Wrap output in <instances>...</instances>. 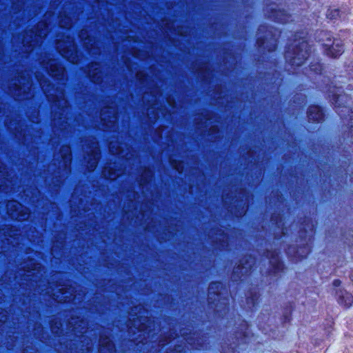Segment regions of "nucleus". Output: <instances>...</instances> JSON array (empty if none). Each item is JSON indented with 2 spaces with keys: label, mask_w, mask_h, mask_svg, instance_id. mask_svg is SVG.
<instances>
[{
  "label": "nucleus",
  "mask_w": 353,
  "mask_h": 353,
  "mask_svg": "<svg viewBox=\"0 0 353 353\" xmlns=\"http://www.w3.org/2000/svg\"><path fill=\"white\" fill-rule=\"evenodd\" d=\"M41 65L48 74L57 81L56 84L51 83L40 72H35V77L50 103L53 114L54 132L57 133L59 136H65V132H70L72 129V126L68 122L71 108L65 94L67 81L65 68L57 60L48 57L43 59Z\"/></svg>",
  "instance_id": "nucleus-1"
},
{
  "label": "nucleus",
  "mask_w": 353,
  "mask_h": 353,
  "mask_svg": "<svg viewBox=\"0 0 353 353\" xmlns=\"http://www.w3.org/2000/svg\"><path fill=\"white\" fill-rule=\"evenodd\" d=\"M299 223L300 228L296 240L299 245H289L285 249L288 259L294 262L306 259L312 252V245L314 240L316 228V223L309 216H305L300 218Z\"/></svg>",
  "instance_id": "nucleus-2"
},
{
  "label": "nucleus",
  "mask_w": 353,
  "mask_h": 353,
  "mask_svg": "<svg viewBox=\"0 0 353 353\" xmlns=\"http://www.w3.org/2000/svg\"><path fill=\"white\" fill-rule=\"evenodd\" d=\"M207 303L214 318L225 319L230 312L229 290L221 281H212L208 287Z\"/></svg>",
  "instance_id": "nucleus-3"
},
{
  "label": "nucleus",
  "mask_w": 353,
  "mask_h": 353,
  "mask_svg": "<svg viewBox=\"0 0 353 353\" xmlns=\"http://www.w3.org/2000/svg\"><path fill=\"white\" fill-rule=\"evenodd\" d=\"M254 338V334L250 330L249 323L244 319H239L237 326L230 336V343L227 348L223 347L222 353H239L240 351H244Z\"/></svg>",
  "instance_id": "nucleus-4"
},
{
  "label": "nucleus",
  "mask_w": 353,
  "mask_h": 353,
  "mask_svg": "<svg viewBox=\"0 0 353 353\" xmlns=\"http://www.w3.org/2000/svg\"><path fill=\"white\" fill-rule=\"evenodd\" d=\"M330 101L334 105L336 112L342 120L347 119L348 131L344 132V139H349L353 143V109L350 107L351 97L341 89L329 94Z\"/></svg>",
  "instance_id": "nucleus-5"
},
{
  "label": "nucleus",
  "mask_w": 353,
  "mask_h": 353,
  "mask_svg": "<svg viewBox=\"0 0 353 353\" xmlns=\"http://www.w3.org/2000/svg\"><path fill=\"white\" fill-rule=\"evenodd\" d=\"M281 32L276 28L265 23L260 24L256 30V46L263 53L275 52L279 47Z\"/></svg>",
  "instance_id": "nucleus-6"
},
{
  "label": "nucleus",
  "mask_w": 353,
  "mask_h": 353,
  "mask_svg": "<svg viewBox=\"0 0 353 353\" xmlns=\"http://www.w3.org/2000/svg\"><path fill=\"white\" fill-rule=\"evenodd\" d=\"M311 54V46L306 40L285 46L283 57L286 64L296 70L305 64Z\"/></svg>",
  "instance_id": "nucleus-7"
},
{
  "label": "nucleus",
  "mask_w": 353,
  "mask_h": 353,
  "mask_svg": "<svg viewBox=\"0 0 353 353\" xmlns=\"http://www.w3.org/2000/svg\"><path fill=\"white\" fill-rule=\"evenodd\" d=\"M8 85V92L16 101L29 100L34 96L32 93V76L29 70H25L17 73Z\"/></svg>",
  "instance_id": "nucleus-8"
},
{
  "label": "nucleus",
  "mask_w": 353,
  "mask_h": 353,
  "mask_svg": "<svg viewBox=\"0 0 353 353\" xmlns=\"http://www.w3.org/2000/svg\"><path fill=\"white\" fill-rule=\"evenodd\" d=\"M53 166L57 167L53 170V179H55L57 184L60 186L62 181L67 178L71 174L72 151L70 145H62L58 154H54L53 159Z\"/></svg>",
  "instance_id": "nucleus-9"
},
{
  "label": "nucleus",
  "mask_w": 353,
  "mask_h": 353,
  "mask_svg": "<svg viewBox=\"0 0 353 353\" xmlns=\"http://www.w3.org/2000/svg\"><path fill=\"white\" fill-rule=\"evenodd\" d=\"M48 33V25L44 21L39 22L30 30H26L23 35V52L29 54L37 47L41 46Z\"/></svg>",
  "instance_id": "nucleus-10"
},
{
  "label": "nucleus",
  "mask_w": 353,
  "mask_h": 353,
  "mask_svg": "<svg viewBox=\"0 0 353 353\" xmlns=\"http://www.w3.org/2000/svg\"><path fill=\"white\" fill-rule=\"evenodd\" d=\"M255 268V259L251 254H245L234 266L231 273V280L234 283H240L248 281Z\"/></svg>",
  "instance_id": "nucleus-11"
},
{
  "label": "nucleus",
  "mask_w": 353,
  "mask_h": 353,
  "mask_svg": "<svg viewBox=\"0 0 353 353\" xmlns=\"http://www.w3.org/2000/svg\"><path fill=\"white\" fill-rule=\"evenodd\" d=\"M238 193L243 195L245 198V200L236 196H228V194H227L226 197L231 200H234V203L224 202V206L225 207L228 213L232 217L236 219H241L246 215L249 210L250 205L248 201L251 196V194L243 188H240L238 190Z\"/></svg>",
  "instance_id": "nucleus-12"
},
{
  "label": "nucleus",
  "mask_w": 353,
  "mask_h": 353,
  "mask_svg": "<svg viewBox=\"0 0 353 353\" xmlns=\"http://www.w3.org/2000/svg\"><path fill=\"white\" fill-rule=\"evenodd\" d=\"M56 41V49L59 53L70 63L77 64L79 58L73 37L67 35L63 39H57Z\"/></svg>",
  "instance_id": "nucleus-13"
},
{
  "label": "nucleus",
  "mask_w": 353,
  "mask_h": 353,
  "mask_svg": "<svg viewBox=\"0 0 353 353\" xmlns=\"http://www.w3.org/2000/svg\"><path fill=\"white\" fill-rule=\"evenodd\" d=\"M82 142L85 152L84 159L87 161L88 170L93 172L97 168L101 157L99 142L94 137H88Z\"/></svg>",
  "instance_id": "nucleus-14"
},
{
  "label": "nucleus",
  "mask_w": 353,
  "mask_h": 353,
  "mask_svg": "<svg viewBox=\"0 0 353 353\" xmlns=\"http://www.w3.org/2000/svg\"><path fill=\"white\" fill-rule=\"evenodd\" d=\"M181 336L195 350H206L210 345L208 333H205L201 330L183 331Z\"/></svg>",
  "instance_id": "nucleus-15"
},
{
  "label": "nucleus",
  "mask_w": 353,
  "mask_h": 353,
  "mask_svg": "<svg viewBox=\"0 0 353 353\" xmlns=\"http://www.w3.org/2000/svg\"><path fill=\"white\" fill-rule=\"evenodd\" d=\"M279 254L276 250L265 249L263 250L262 256L268 259L269 263V268L266 271L267 276H277L284 272L285 266Z\"/></svg>",
  "instance_id": "nucleus-16"
},
{
  "label": "nucleus",
  "mask_w": 353,
  "mask_h": 353,
  "mask_svg": "<svg viewBox=\"0 0 353 353\" xmlns=\"http://www.w3.org/2000/svg\"><path fill=\"white\" fill-rule=\"evenodd\" d=\"M101 125L104 131H115L118 128L117 110L113 107H104L100 112Z\"/></svg>",
  "instance_id": "nucleus-17"
},
{
  "label": "nucleus",
  "mask_w": 353,
  "mask_h": 353,
  "mask_svg": "<svg viewBox=\"0 0 353 353\" xmlns=\"http://www.w3.org/2000/svg\"><path fill=\"white\" fill-rule=\"evenodd\" d=\"M192 66V72L201 83L209 85L212 82L214 70L208 62H193Z\"/></svg>",
  "instance_id": "nucleus-18"
},
{
  "label": "nucleus",
  "mask_w": 353,
  "mask_h": 353,
  "mask_svg": "<svg viewBox=\"0 0 353 353\" xmlns=\"http://www.w3.org/2000/svg\"><path fill=\"white\" fill-rule=\"evenodd\" d=\"M6 208L8 214L13 220L23 221L30 217L29 209L15 200L9 201Z\"/></svg>",
  "instance_id": "nucleus-19"
},
{
  "label": "nucleus",
  "mask_w": 353,
  "mask_h": 353,
  "mask_svg": "<svg viewBox=\"0 0 353 353\" xmlns=\"http://www.w3.org/2000/svg\"><path fill=\"white\" fill-rule=\"evenodd\" d=\"M325 55L331 58H338L344 52V44L341 39L327 37L322 44Z\"/></svg>",
  "instance_id": "nucleus-20"
},
{
  "label": "nucleus",
  "mask_w": 353,
  "mask_h": 353,
  "mask_svg": "<svg viewBox=\"0 0 353 353\" xmlns=\"http://www.w3.org/2000/svg\"><path fill=\"white\" fill-rule=\"evenodd\" d=\"M136 310L137 306L134 304V311ZM135 316H137V313L134 312V329H137V330L141 332L143 335H146L149 337L150 334L153 333L154 330V319L152 316H141L137 318L139 322L137 326Z\"/></svg>",
  "instance_id": "nucleus-21"
},
{
  "label": "nucleus",
  "mask_w": 353,
  "mask_h": 353,
  "mask_svg": "<svg viewBox=\"0 0 353 353\" xmlns=\"http://www.w3.org/2000/svg\"><path fill=\"white\" fill-rule=\"evenodd\" d=\"M154 179V170L150 166H145L141 169L139 186L143 194H152V185Z\"/></svg>",
  "instance_id": "nucleus-22"
},
{
  "label": "nucleus",
  "mask_w": 353,
  "mask_h": 353,
  "mask_svg": "<svg viewBox=\"0 0 353 353\" xmlns=\"http://www.w3.org/2000/svg\"><path fill=\"white\" fill-rule=\"evenodd\" d=\"M263 74L265 77L266 85L270 89L274 90L278 92L283 83V77L281 72L274 69L271 72H265Z\"/></svg>",
  "instance_id": "nucleus-23"
},
{
  "label": "nucleus",
  "mask_w": 353,
  "mask_h": 353,
  "mask_svg": "<svg viewBox=\"0 0 353 353\" xmlns=\"http://www.w3.org/2000/svg\"><path fill=\"white\" fill-rule=\"evenodd\" d=\"M270 222L277 229L280 230L279 232H276L274 234V239L276 241H279L283 236H287L288 228L285 224V219L283 215L280 212H273L271 214L270 217Z\"/></svg>",
  "instance_id": "nucleus-24"
},
{
  "label": "nucleus",
  "mask_w": 353,
  "mask_h": 353,
  "mask_svg": "<svg viewBox=\"0 0 353 353\" xmlns=\"http://www.w3.org/2000/svg\"><path fill=\"white\" fill-rule=\"evenodd\" d=\"M307 117L308 121L312 123H322L325 119V111L323 107L319 105H310L307 109Z\"/></svg>",
  "instance_id": "nucleus-25"
},
{
  "label": "nucleus",
  "mask_w": 353,
  "mask_h": 353,
  "mask_svg": "<svg viewBox=\"0 0 353 353\" xmlns=\"http://www.w3.org/2000/svg\"><path fill=\"white\" fill-rule=\"evenodd\" d=\"M267 17L279 23L285 24L292 17L291 14L284 9L270 8L267 10Z\"/></svg>",
  "instance_id": "nucleus-26"
},
{
  "label": "nucleus",
  "mask_w": 353,
  "mask_h": 353,
  "mask_svg": "<svg viewBox=\"0 0 353 353\" xmlns=\"http://www.w3.org/2000/svg\"><path fill=\"white\" fill-rule=\"evenodd\" d=\"M79 37L83 41L84 48L89 54L94 55L100 53V50L98 48H95V46L97 45V41L95 39L88 35V32L85 30H81Z\"/></svg>",
  "instance_id": "nucleus-27"
},
{
  "label": "nucleus",
  "mask_w": 353,
  "mask_h": 353,
  "mask_svg": "<svg viewBox=\"0 0 353 353\" xmlns=\"http://www.w3.org/2000/svg\"><path fill=\"white\" fill-rule=\"evenodd\" d=\"M198 117H195L194 119V125L196 130H199L201 127H205V122L203 121L204 119L205 121H210L219 118V115L214 112L209 110L204 109L201 112H199L196 114Z\"/></svg>",
  "instance_id": "nucleus-28"
},
{
  "label": "nucleus",
  "mask_w": 353,
  "mask_h": 353,
  "mask_svg": "<svg viewBox=\"0 0 353 353\" xmlns=\"http://www.w3.org/2000/svg\"><path fill=\"white\" fill-rule=\"evenodd\" d=\"M86 72L90 81L99 84L103 81V72L98 63H91L87 67Z\"/></svg>",
  "instance_id": "nucleus-29"
},
{
  "label": "nucleus",
  "mask_w": 353,
  "mask_h": 353,
  "mask_svg": "<svg viewBox=\"0 0 353 353\" xmlns=\"http://www.w3.org/2000/svg\"><path fill=\"white\" fill-rule=\"evenodd\" d=\"M148 112L146 118V124L149 129L154 130L153 125L159 119V110L157 108L154 107L152 104L148 102Z\"/></svg>",
  "instance_id": "nucleus-30"
},
{
  "label": "nucleus",
  "mask_w": 353,
  "mask_h": 353,
  "mask_svg": "<svg viewBox=\"0 0 353 353\" xmlns=\"http://www.w3.org/2000/svg\"><path fill=\"white\" fill-rule=\"evenodd\" d=\"M245 301L251 311L256 310L260 301L259 292L256 290L254 291L252 290H248Z\"/></svg>",
  "instance_id": "nucleus-31"
},
{
  "label": "nucleus",
  "mask_w": 353,
  "mask_h": 353,
  "mask_svg": "<svg viewBox=\"0 0 353 353\" xmlns=\"http://www.w3.org/2000/svg\"><path fill=\"white\" fill-rule=\"evenodd\" d=\"M99 353H115V347L109 337L100 336Z\"/></svg>",
  "instance_id": "nucleus-32"
},
{
  "label": "nucleus",
  "mask_w": 353,
  "mask_h": 353,
  "mask_svg": "<svg viewBox=\"0 0 353 353\" xmlns=\"http://www.w3.org/2000/svg\"><path fill=\"white\" fill-rule=\"evenodd\" d=\"M338 296V303L339 305L349 308L353 303V296L346 290H340L336 292Z\"/></svg>",
  "instance_id": "nucleus-33"
},
{
  "label": "nucleus",
  "mask_w": 353,
  "mask_h": 353,
  "mask_svg": "<svg viewBox=\"0 0 353 353\" xmlns=\"http://www.w3.org/2000/svg\"><path fill=\"white\" fill-rule=\"evenodd\" d=\"M123 170L117 169L115 170L114 168L111 166V165L105 166L102 170V175L107 179L109 180H115L119 176L123 174Z\"/></svg>",
  "instance_id": "nucleus-34"
},
{
  "label": "nucleus",
  "mask_w": 353,
  "mask_h": 353,
  "mask_svg": "<svg viewBox=\"0 0 353 353\" xmlns=\"http://www.w3.org/2000/svg\"><path fill=\"white\" fill-rule=\"evenodd\" d=\"M52 298L58 302H70L73 299L71 297V294L68 295V292L65 291L64 288L61 287L59 289V291L52 293Z\"/></svg>",
  "instance_id": "nucleus-35"
},
{
  "label": "nucleus",
  "mask_w": 353,
  "mask_h": 353,
  "mask_svg": "<svg viewBox=\"0 0 353 353\" xmlns=\"http://www.w3.org/2000/svg\"><path fill=\"white\" fill-rule=\"evenodd\" d=\"M59 26L69 30L72 26V19L66 15L65 13H60L59 15Z\"/></svg>",
  "instance_id": "nucleus-36"
},
{
  "label": "nucleus",
  "mask_w": 353,
  "mask_h": 353,
  "mask_svg": "<svg viewBox=\"0 0 353 353\" xmlns=\"http://www.w3.org/2000/svg\"><path fill=\"white\" fill-rule=\"evenodd\" d=\"M310 70L315 74H321L323 70V65L319 59H313L309 65Z\"/></svg>",
  "instance_id": "nucleus-37"
},
{
  "label": "nucleus",
  "mask_w": 353,
  "mask_h": 353,
  "mask_svg": "<svg viewBox=\"0 0 353 353\" xmlns=\"http://www.w3.org/2000/svg\"><path fill=\"white\" fill-rule=\"evenodd\" d=\"M110 152L113 155L123 157L121 144L117 142L110 141L108 145Z\"/></svg>",
  "instance_id": "nucleus-38"
},
{
  "label": "nucleus",
  "mask_w": 353,
  "mask_h": 353,
  "mask_svg": "<svg viewBox=\"0 0 353 353\" xmlns=\"http://www.w3.org/2000/svg\"><path fill=\"white\" fill-rule=\"evenodd\" d=\"M294 309V303H289V305L284 308L282 317V323H288L292 320V313Z\"/></svg>",
  "instance_id": "nucleus-39"
},
{
  "label": "nucleus",
  "mask_w": 353,
  "mask_h": 353,
  "mask_svg": "<svg viewBox=\"0 0 353 353\" xmlns=\"http://www.w3.org/2000/svg\"><path fill=\"white\" fill-rule=\"evenodd\" d=\"M169 163L171 167L178 173L181 174L184 170V162L181 160L169 159Z\"/></svg>",
  "instance_id": "nucleus-40"
},
{
  "label": "nucleus",
  "mask_w": 353,
  "mask_h": 353,
  "mask_svg": "<svg viewBox=\"0 0 353 353\" xmlns=\"http://www.w3.org/2000/svg\"><path fill=\"white\" fill-rule=\"evenodd\" d=\"M229 238H223L216 239L213 241V245L217 247V248L221 251L227 250L229 247Z\"/></svg>",
  "instance_id": "nucleus-41"
},
{
  "label": "nucleus",
  "mask_w": 353,
  "mask_h": 353,
  "mask_svg": "<svg viewBox=\"0 0 353 353\" xmlns=\"http://www.w3.org/2000/svg\"><path fill=\"white\" fill-rule=\"evenodd\" d=\"M165 353H186V350L181 344H175L172 347L167 348Z\"/></svg>",
  "instance_id": "nucleus-42"
},
{
  "label": "nucleus",
  "mask_w": 353,
  "mask_h": 353,
  "mask_svg": "<svg viewBox=\"0 0 353 353\" xmlns=\"http://www.w3.org/2000/svg\"><path fill=\"white\" fill-rule=\"evenodd\" d=\"M208 135L213 139H214L215 140H217V139H219V137L218 136V134H219L220 132V128L218 125H211L208 130Z\"/></svg>",
  "instance_id": "nucleus-43"
},
{
  "label": "nucleus",
  "mask_w": 353,
  "mask_h": 353,
  "mask_svg": "<svg viewBox=\"0 0 353 353\" xmlns=\"http://www.w3.org/2000/svg\"><path fill=\"white\" fill-rule=\"evenodd\" d=\"M50 327L52 332L56 335L59 336L62 333V324L59 322L54 323L53 321H51Z\"/></svg>",
  "instance_id": "nucleus-44"
},
{
  "label": "nucleus",
  "mask_w": 353,
  "mask_h": 353,
  "mask_svg": "<svg viewBox=\"0 0 353 353\" xmlns=\"http://www.w3.org/2000/svg\"><path fill=\"white\" fill-rule=\"evenodd\" d=\"M175 336H174L172 334L161 336L159 341V345L163 347L168 343H170L172 340H173Z\"/></svg>",
  "instance_id": "nucleus-45"
},
{
  "label": "nucleus",
  "mask_w": 353,
  "mask_h": 353,
  "mask_svg": "<svg viewBox=\"0 0 353 353\" xmlns=\"http://www.w3.org/2000/svg\"><path fill=\"white\" fill-rule=\"evenodd\" d=\"M272 197L275 202L278 203V205H282L285 201L283 194L279 190L272 192Z\"/></svg>",
  "instance_id": "nucleus-46"
},
{
  "label": "nucleus",
  "mask_w": 353,
  "mask_h": 353,
  "mask_svg": "<svg viewBox=\"0 0 353 353\" xmlns=\"http://www.w3.org/2000/svg\"><path fill=\"white\" fill-rule=\"evenodd\" d=\"M339 15L340 10L339 9H329L326 14L327 18L330 20L336 19Z\"/></svg>",
  "instance_id": "nucleus-47"
},
{
  "label": "nucleus",
  "mask_w": 353,
  "mask_h": 353,
  "mask_svg": "<svg viewBox=\"0 0 353 353\" xmlns=\"http://www.w3.org/2000/svg\"><path fill=\"white\" fill-rule=\"evenodd\" d=\"M211 230L215 235H218L223 238H229L228 234L221 228L214 227L211 229Z\"/></svg>",
  "instance_id": "nucleus-48"
},
{
  "label": "nucleus",
  "mask_w": 353,
  "mask_h": 353,
  "mask_svg": "<svg viewBox=\"0 0 353 353\" xmlns=\"http://www.w3.org/2000/svg\"><path fill=\"white\" fill-rule=\"evenodd\" d=\"M80 323H81V325H79L80 330H77L78 329V327H75L74 328L73 331L75 332V334L79 333V334H82L81 335L82 337H84L83 334H85L87 332V327L85 326V323L83 321H81Z\"/></svg>",
  "instance_id": "nucleus-49"
},
{
  "label": "nucleus",
  "mask_w": 353,
  "mask_h": 353,
  "mask_svg": "<svg viewBox=\"0 0 353 353\" xmlns=\"http://www.w3.org/2000/svg\"><path fill=\"white\" fill-rule=\"evenodd\" d=\"M306 96L305 94H296L294 97V102H299V103H305L306 101Z\"/></svg>",
  "instance_id": "nucleus-50"
},
{
  "label": "nucleus",
  "mask_w": 353,
  "mask_h": 353,
  "mask_svg": "<svg viewBox=\"0 0 353 353\" xmlns=\"http://www.w3.org/2000/svg\"><path fill=\"white\" fill-rule=\"evenodd\" d=\"M223 53L225 57L233 58L234 57L233 51L228 48L223 49Z\"/></svg>",
  "instance_id": "nucleus-51"
},
{
  "label": "nucleus",
  "mask_w": 353,
  "mask_h": 353,
  "mask_svg": "<svg viewBox=\"0 0 353 353\" xmlns=\"http://www.w3.org/2000/svg\"><path fill=\"white\" fill-rule=\"evenodd\" d=\"M222 86L221 85H216L214 86V92L216 94H219L221 93Z\"/></svg>",
  "instance_id": "nucleus-52"
},
{
  "label": "nucleus",
  "mask_w": 353,
  "mask_h": 353,
  "mask_svg": "<svg viewBox=\"0 0 353 353\" xmlns=\"http://www.w3.org/2000/svg\"><path fill=\"white\" fill-rule=\"evenodd\" d=\"M11 229H12L11 227L7 226L6 232H5V233H7L8 236H12L17 234L16 233H13Z\"/></svg>",
  "instance_id": "nucleus-53"
},
{
  "label": "nucleus",
  "mask_w": 353,
  "mask_h": 353,
  "mask_svg": "<svg viewBox=\"0 0 353 353\" xmlns=\"http://www.w3.org/2000/svg\"><path fill=\"white\" fill-rule=\"evenodd\" d=\"M183 28H184V27L181 26L177 27V34L179 35H181V36H185V32H183Z\"/></svg>",
  "instance_id": "nucleus-54"
},
{
  "label": "nucleus",
  "mask_w": 353,
  "mask_h": 353,
  "mask_svg": "<svg viewBox=\"0 0 353 353\" xmlns=\"http://www.w3.org/2000/svg\"><path fill=\"white\" fill-rule=\"evenodd\" d=\"M341 284V281L339 279H334L332 282L334 287H339Z\"/></svg>",
  "instance_id": "nucleus-55"
},
{
  "label": "nucleus",
  "mask_w": 353,
  "mask_h": 353,
  "mask_svg": "<svg viewBox=\"0 0 353 353\" xmlns=\"http://www.w3.org/2000/svg\"><path fill=\"white\" fill-rule=\"evenodd\" d=\"M271 64H272V66H274V67L276 68V67H278V65H279V62H278V61H277V60L274 59V61H272L271 62Z\"/></svg>",
  "instance_id": "nucleus-56"
},
{
  "label": "nucleus",
  "mask_w": 353,
  "mask_h": 353,
  "mask_svg": "<svg viewBox=\"0 0 353 353\" xmlns=\"http://www.w3.org/2000/svg\"><path fill=\"white\" fill-rule=\"evenodd\" d=\"M39 111L36 112V117H35V121H32L33 123H38L39 122Z\"/></svg>",
  "instance_id": "nucleus-57"
},
{
  "label": "nucleus",
  "mask_w": 353,
  "mask_h": 353,
  "mask_svg": "<svg viewBox=\"0 0 353 353\" xmlns=\"http://www.w3.org/2000/svg\"><path fill=\"white\" fill-rule=\"evenodd\" d=\"M137 51H138L137 49L134 46V54H133L134 59L137 57Z\"/></svg>",
  "instance_id": "nucleus-58"
},
{
  "label": "nucleus",
  "mask_w": 353,
  "mask_h": 353,
  "mask_svg": "<svg viewBox=\"0 0 353 353\" xmlns=\"http://www.w3.org/2000/svg\"><path fill=\"white\" fill-rule=\"evenodd\" d=\"M127 67H128V70H129L130 71H131V70H132V67H131V65H130V63L127 64Z\"/></svg>",
  "instance_id": "nucleus-59"
},
{
  "label": "nucleus",
  "mask_w": 353,
  "mask_h": 353,
  "mask_svg": "<svg viewBox=\"0 0 353 353\" xmlns=\"http://www.w3.org/2000/svg\"><path fill=\"white\" fill-rule=\"evenodd\" d=\"M263 169H260V171H259V176L261 177L262 174H263Z\"/></svg>",
  "instance_id": "nucleus-60"
},
{
  "label": "nucleus",
  "mask_w": 353,
  "mask_h": 353,
  "mask_svg": "<svg viewBox=\"0 0 353 353\" xmlns=\"http://www.w3.org/2000/svg\"><path fill=\"white\" fill-rule=\"evenodd\" d=\"M89 345H90V343H87V347H86V350H87L88 351H90V348H91V347H89V346H88Z\"/></svg>",
  "instance_id": "nucleus-61"
},
{
  "label": "nucleus",
  "mask_w": 353,
  "mask_h": 353,
  "mask_svg": "<svg viewBox=\"0 0 353 353\" xmlns=\"http://www.w3.org/2000/svg\"><path fill=\"white\" fill-rule=\"evenodd\" d=\"M149 52L147 51L143 52V55L147 57L148 55Z\"/></svg>",
  "instance_id": "nucleus-62"
},
{
  "label": "nucleus",
  "mask_w": 353,
  "mask_h": 353,
  "mask_svg": "<svg viewBox=\"0 0 353 353\" xmlns=\"http://www.w3.org/2000/svg\"><path fill=\"white\" fill-rule=\"evenodd\" d=\"M133 343H134V347L137 345V340L134 338Z\"/></svg>",
  "instance_id": "nucleus-63"
},
{
  "label": "nucleus",
  "mask_w": 353,
  "mask_h": 353,
  "mask_svg": "<svg viewBox=\"0 0 353 353\" xmlns=\"http://www.w3.org/2000/svg\"><path fill=\"white\" fill-rule=\"evenodd\" d=\"M250 1V0H243L244 4L248 3Z\"/></svg>",
  "instance_id": "nucleus-64"
}]
</instances>
